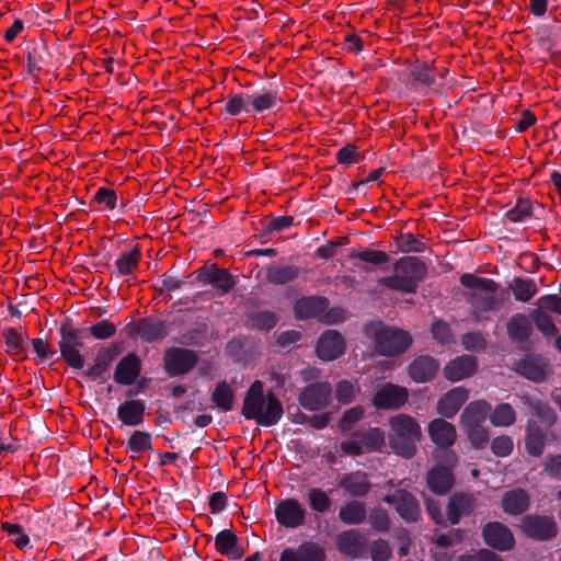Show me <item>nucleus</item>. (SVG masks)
<instances>
[{"label": "nucleus", "mask_w": 561, "mask_h": 561, "mask_svg": "<svg viewBox=\"0 0 561 561\" xmlns=\"http://www.w3.org/2000/svg\"><path fill=\"white\" fill-rule=\"evenodd\" d=\"M1 529L11 537L12 542L20 550L25 551L27 548H32L30 545L31 539L28 538V534L25 533V529L21 524L3 522L1 524Z\"/></svg>", "instance_id": "52"}, {"label": "nucleus", "mask_w": 561, "mask_h": 561, "mask_svg": "<svg viewBox=\"0 0 561 561\" xmlns=\"http://www.w3.org/2000/svg\"><path fill=\"white\" fill-rule=\"evenodd\" d=\"M328 304V299L322 296L301 297L294 306L295 317L298 320L316 318L327 310Z\"/></svg>", "instance_id": "33"}, {"label": "nucleus", "mask_w": 561, "mask_h": 561, "mask_svg": "<svg viewBox=\"0 0 561 561\" xmlns=\"http://www.w3.org/2000/svg\"><path fill=\"white\" fill-rule=\"evenodd\" d=\"M278 322V317L275 312L264 310L249 313L245 320V327L250 330L262 332H270Z\"/></svg>", "instance_id": "48"}, {"label": "nucleus", "mask_w": 561, "mask_h": 561, "mask_svg": "<svg viewBox=\"0 0 561 561\" xmlns=\"http://www.w3.org/2000/svg\"><path fill=\"white\" fill-rule=\"evenodd\" d=\"M474 510V499L467 493H454L447 504V519L457 525L462 516H469Z\"/></svg>", "instance_id": "32"}, {"label": "nucleus", "mask_w": 561, "mask_h": 561, "mask_svg": "<svg viewBox=\"0 0 561 561\" xmlns=\"http://www.w3.org/2000/svg\"><path fill=\"white\" fill-rule=\"evenodd\" d=\"M146 403L140 399H129L117 408V419L126 426H139L144 423Z\"/></svg>", "instance_id": "34"}, {"label": "nucleus", "mask_w": 561, "mask_h": 561, "mask_svg": "<svg viewBox=\"0 0 561 561\" xmlns=\"http://www.w3.org/2000/svg\"><path fill=\"white\" fill-rule=\"evenodd\" d=\"M221 112L228 116L245 114L252 116L250 93H229Z\"/></svg>", "instance_id": "43"}, {"label": "nucleus", "mask_w": 561, "mask_h": 561, "mask_svg": "<svg viewBox=\"0 0 561 561\" xmlns=\"http://www.w3.org/2000/svg\"><path fill=\"white\" fill-rule=\"evenodd\" d=\"M252 116L267 111H279L283 99L276 89H262L250 93Z\"/></svg>", "instance_id": "31"}, {"label": "nucleus", "mask_w": 561, "mask_h": 561, "mask_svg": "<svg viewBox=\"0 0 561 561\" xmlns=\"http://www.w3.org/2000/svg\"><path fill=\"white\" fill-rule=\"evenodd\" d=\"M516 413L510 403H500L490 414V422L494 426L507 427L515 423Z\"/></svg>", "instance_id": "53"}, {"label": "nucleus", "mask_w": 561, "mask_h": 561, "mask_svg": "<svg viewBox=\"0 0 561 561\" xmlns=\"http://www.w3.org/2000/svg\"><path fill=\"white\" fill-rule=\"evenodd\" d=\"M283 414V403L275 392L268 390L264 393V383L261 380L252 382L244 393L241 415L261 426L271 427L280 421Z\"/></svg>", "instance_id": "1"}, {"label": "nucleus", "mask_w": 561, "mask_h": 561, "mask_svg": "<svg viewBox=\"0 0 561 561\" xmlns=\"http://www.w3.org/2000/svg\"><path fill=\"white\" fill-rule=\"evenodd\" d=\"M352 436L359 439L365 450H380L385 446V433L379 427L359 428Z\"/></svg>", "instance_id": "47"}, {"label": "nucleus", "mask_w": 561, "mask_h": 561, "mask_svg": "<svg viewBox=\"0 0 561 561\" xmlns=\"http://www.w3.org/2000/svg\"><path fill=\"white\" fill-rule=\"evenodd\" d=\"M468 435V438L472 446L477 449H482L489 442V432L483 425H473L462 427Z\"/></svg>", "instance_id": "64"}, {"label": "nucleus", "mask_w": 561, "mask_h": 561, "mask_svg": "<svg viewBox=\"0 0 561 561\" xmlns=\"http://www.w3.org/2000/svg\"><path fill=\"white\" fill-rule=\"evenodd\" d=\"M2 337L5 345V353L18 362L27 358L26 336L19 333L15 328H5L2 331Z\"/></svg>", "instance_id": "38"}, {"label": "nucleus", "mask_w": 561, "mask_h": 561, "mask_svg": "<svg viewBox=\"0 0 561 561\" xmlns=\"http://www.w3.org/2000/svg\"><path fill=\"white\" fill-rule=\"evenodd\" d=\"M439 369V363L430 355L415 357L408 366L409 377L419 383L432 381Z\"/></svg>", "instance_id": "26"}, {"label": "nucleus", "mask_w": 561, "mask_h": 561, "mask_svg": "<svg viewBox=\"0 0 561 561\" xmlns=\"http://www.w3.org/2000/svg\"><path fill=\"white\" fill-rule=\"evenodd\" d=\"M530 499L528 493L520 488L506 491L501 500L502 510L512 516L522 515L528 511Z\"/></svg>", "instance_id": "35"}, {"label": "nucleus", "mask_w": 561, "mask_h": 561, "mask_svg": "<svg viewBox=\"0 0 561 561\" xmlns=\"http://www.w3.org/2000/svg\"><path fill=\"white\" fill-rule=\"evenodd\" d=\"M324 549L316 542H304L298 548L287 547L282 550L278 561H325ZM268 561H276L273 557Z\"/></svg>", "instance_id": "21"}, {"label": "nucleus", "mask_w": 561, "mask_h": 561, "mask_svg": "<svg viewBox=\"0 0 561 561\" xmlns=\"http://www.w3.org/2000/svg\"><path fill=\"white\" fill-rule=\"evenodd\" d=\"M358 392L359 388L356 382L343 379L335 387V399L343 404H350Z\"/></svg>", "instance_id": "61"}, {"label": "nucleus", "mask_w": 561, "mask_h": 561, "mask_svg": "<svg viewBox=\"0 0 561 561\" xmlns=\"http://www.w3.org/2000/svg\"><path fill=\"white\" fill-rule=\"evenodd\" d=\"M478 367V360L472 355H461L451 359L444 367V376L447 380L453 382L460 381L465 378L471 377Z\"/></svg>", "instance_id": "30"}, {"label": "nucleus", "mask_w": 561, "mask_h": 561, "mask_svg": "<svg viewBox=\"0 0 561 561\" xmlns=\"http://www.w3.org/2000/svg\"><path fill=\"white\" fill-rule=\"evenodd\" d=\"M436 463L426 472V485L436 495H446L455 484L454 469L458 463V456L454 450H436Z\"/></svg>", "instance_id": "5"}, {"label": "nucleus", "mask_w": 561, "mask_h": 561, "mask_svg": "<svg viewBox=\"0 0 561 561\" xmlns=\"http://www.w3.org/2000/svg\"><path fill=\"white\" fill-rule=\"evenodd\" d=\"M294 226V217L293 216H278L273 217L266 224L263 225L261 232L259 233L260 238H265L272 233L284 231Z\"/></svg>", "instance_id": "58"}, {"label": "nucleus", "mask_w": 561, "mask_h": 561, "mask_svg": "<svg viewBox=\"0 0 561 561\" xmlns=\"http://www.w3.org/2000/svg\"><path fill=\"white\" fill-rule=\"evenodd\" d=\"M529 318L538 329L546 337H552L556 336L559 332L558 328L556 327L552 318L540 309H535L529 313Z\"/></svg>", "instance_id": "54"}, {"label": "nucleus", "mask_w": 561, "mask_h": 561, "mask_svg": "<svg viewBox=\"0 0 561 561\" xmlns=\"http://www.w3.org/2000/svg\"><path fill=\"white\" fill-rule=\"evenodd\" d=\"M426 274L427 267L421 259L403 256L394 263L393 275L379 278L378 284L391 290L414 294Z\"/></svg>", "instance_id": "4"}, {"label": "nucleus", "mask_w": 561, "mask_h": 561, "mask_svg": "<svg viewBox=\"0 0 561 561\" xmlns=\"http://www.w3.org/2000/svg\"><path fill=\"white\" fill-rule=\"evenodd\" d=\"M539 45L551 54H561V26L541 25L536 32Z\"/></svg>", "instance_id": "41"}, {"label": "nucleus", "mask_w": 561, "mask_h": 561, "mask_svg": "<svg viewBox=\"0 0 561 561\" xmlns=\"http://www.w3.org/2000/svg\"><path fill=\"white\" fill-rule=\"evenodd\" d=\"M198 359L196 351L172 346L164 352L163 369L169 377L184 376L197 365Z\"/></svg>", "instance_id": "8"}, {"label": "nucleus", "mask_w": 561, "mask_h": 561, "mask_svg": "<svg viewBox=\"0 0 561 561\" xmlns=\"http://www.w3.org/2000/svg\"><path fill=\"white\" fill-rule=\"evenodd\" d=\"M83 330L77 329L70 318H66L59 327L60 339L58 348L60 358L71 368L81 370L85 366V359L81 353L84 343L82 341Z\"/></svg>", "instance_id": "6"}, {"label": "nucleus", "mask_w": 561, "mask_h": 561, "mask_svg": "<svg viewBox=\"0 0 561 561\" xmlns=\"http://www.w3.org/2000/svg\"><path fill=\"white\" fill-rule=\"evenodd\" d=\"M31 344L33 352L35 353L34 362L36 365L45 364L57 354V351L51 348L49 342L46 340L34 337L31 340Z\"/></svg>", "instance_id": "57"}, {"label": "nucleus", "mask_w": 561, "mask_h": 561, "mask_svg": "<svg viewBox=\"0 0 561 561\" xmlns=\"http://www.w3.org/2000/svg\"><path fill=\"white\" fill-rule=\"evenodd\" d=\"M388 444L392 451L405 459L416 455L417 444L421 439V426L409 414L400 413L389 419Z\"/></svg>", "instance_id": "3"}, {"label": "nucleus", "mask_w": 561, "mask_h": 561, "mask_svg": "<svg viewBox=\"0 0 561 561\" xmlns=\"http://www.w3.org/2000/svg\"><path fill=\"white\" fill-rule=\"evenodd\" d=\"M234 398V390L226 380L217 382L210 394L211 402L222 412L232 411Z\"/></svg>", "instance_id": "46"}, {"label": "nucleus", "mask_w": 561, "mask_h": 561, "mask_svg": "<svg viewBox=\"0 0 561 561\" xmlns=\"http://www.w3.org/2000/svg\"><path fill=\"white\" fill-rule=\"evenodd\" d=\"M469 398V390L455 387L444 393L437 402V413L446 419L454 417Z\"/></svg>", "instance_id": "28"}, {"label": "nucleus", "mask_w": 561, "mask_h": 561, "mask_svg": "<svg viewBox=\"0 0 561 561\" xmlns=\"http://www.w3.org/2000/svg\"><path fill=\"white\" fill-rule=\"evenodd\" d=\"M519 528L527 538L536 541H549L558 534L554 518L547 515H525L520 520Z\"/></svg>", "instance_id": "9"}, {"label": "nucleus", "mask_w": 561, "mask_h": 561, "mask_svg": "<svg viewBox=\"0 0 561 561\" xmlns=\"http://www.w3.org/2000/svg\"><path fill=\"white\" fill-rule=\"evenodd\" d=\"M366 516L365 503L357 500L346 502L339 512V519L345 525H359Z\"/></svg>", "instance_id": "45"}, {"label": "nucleus", "mask_w": 561, "mask_h": 561, "mask_svg": "<svg viewBox=\"0 0 561 561\" xmlns=\"http://www.w3.org/2000/svg\"><path fill=\"white\" fill-rule=\"evenodd\" d=\"M428 436L438 447L437 450H451L450 447L456 442L457 433L451 423L437 417L432 420L428 424Z\"/></svg>", "instance_id": "23"}, {"label": "nucleus", "mask_w": 561, "mask_h": 561, "mask_svg": "<svg viewBox=\"0 0 561 561\" xmlns=\"http://www.w3.org/2000/svg\"><path fill=\"white\" fill-rule=\"evenodd\" d=\"M365 408L363 405H356L347 409L343 412L339 420V427L342 432L351 431L354 425L364 416Z\"/></svg>", "instance_id": "62"}, {"label": "nucleus", "mask_w": 561, "mask_h": 561, "mask_svg": "<svg viewBox=\"0 0 561 561\" xmlns=\"http://www.w3.org/2000/svg\"><path fill=\"white\" fill-rule=\"evenodd\" d=\"M49 57L50 54L45 41L31 42L26 47L27 72L35 77L42 66L48 64Z\"/></svg>", "instance_id": "36"}, {"label": "nucleus", "mask_w": 561, "mask_h": 561, "mask_svg": "<svg viewBox=\"0 0 561 561\" xmlns=\"http://www.w3.org/2000/svg\"><path fill=\"white\" fill-rule=\"evenodd\" d=\"M525 437V447L527 453L533 457L542 455L546 445V433L533 420L527 422Z\"/></svg>", "instance_id": "42"}, {"label": "nucleus", "mask_w": 561, "mask_h": 561, "mask_svg": "<svg viewBox=\"0 0 561 561\" xmlns=\"http://www.w3.org/2000/svg\"><path fill=\"white\" fill-rule=\"evenodd\" d=\"M491 404L485 400H476L470 402L460 415L462 427L481 425L491 412Z\"/></svg>", "instance_id": "40"}, {"label": "nucleus", "mask_w": 561, "mask_h": 561, "mask_svg": "<svg viewBox=\"0 0 561 561\" xmlns=\"http://www.w3.org/2000/svg\"><path fill=\"white\" fill-rule=\"evenodd\" d=\"M520 401L529 407L531 412L537 415L543 423L548 425H552L557 421V413L556 411L546 402L534 399L529 396H523L520 397Z\"/></svg>", "instance_id": "51"}, {"label": "nucleus", "mask_w": 561, "mask_h": 561, "mask_svg": "<svg viewBox=\"0 0 561 561\" xmlns=\"http://www.w3.org/2000/svg\"><path fill=\"white\" fill-rule=\"evenodd\" d=\"M337 486L343 489L352 497L360 499L365 497L370 492L373 484L365 471L356 470L340 476Z\"/></svg>", "instance_id": "22"}, {"label": "nucleus", "mask_w": 561, "mask_h": 561, "mask_svg": "<svg viewBox=\"0 0 561 561\" xmlns=\"http://www.w3.org/2000/svg\"><path fill=\"white\" fill-rule=\"evenodd\" d=\"M198 282L211 285L221 294H228L237 284L232 274L226 268L218 267L217 264L210 266H202L195 271Z\"/></svg>", "instance_id": "17"}, {"label": "nucleus", "mask_w": 561, "mask_h": 561, "mask_svg": "<svg viewBox=\"0 0 561 561\" xmlns=\"http://www.w3.org/2000/svg\"><path fill=\"white\" fill-rule=\"evenodd\" d=\"M141 373V360L139 356L130 352L123 356L115 366L113 378L117 385H134Z\"/></svg>", "instance_id": "19"}, {"label": "nucleus", "mask_w": 561, "mask_h": 561, "mask_svg": "<svg viewBox=\"0 0 561 561\" xmlns=\"http://www.w3.org/2000/svg\"><path fill=\"white\" fill-rule=\"evenodd\" d=\"M215 549L222 556L231 559H240L244 550L239 547V539L234 533L229 529L220 530L214 538Z\"/></svg>", "instance_id": "37"}, {"label": "nucleus", "mask_w": 561, "mask_h": 561, "mask_svg": "<svg viewBox=\"0 0 561 561\" xmlns=\"http://www.w3.org/2000/svg\"><path fill=\"white\" fill-rule=\"evenodd\" d=\"M543 207L528 197H518L515 204L505 211L503 219L513 224L525 222L528 219H539Z\"/></svg>", "instance_id": "25"}, {"label": "nucleus", "mask_w": 561, "mask_h": 561, "mask_svg": "<svg viewBox=\"0 0 561 561\" xmlns=\"http://www.w3.org/2000/svg\"><path fill=\"white\" fill-rule=\"evenodd\" d=\"M411 87L415 91L427 92L436 85L435 62L416 60L410 67Z\"/></svg>", "instance_id": "27"}, {"label": "nucleus", "mask_w": 561, "mask_h": 561, "mask_svg": "<svg viewBox=\"0 0 561 561\" xmlns=\"http://www.w3.org/2000/svg\"><path fill=\"white\" fill-rule=\"evenodd\" d=\"M531 319L524 313H515L506 323L507 335L512 341L527 343L531 333Z\"/></svg>", "instance_id": "39"}, {"label": "nucleus", "mask_w": 561, "mask_h": 561, "mask_svg": "<svg viewBox=\"0 0 561 561\" xmlns=\"http://www.w3.org/2000/svg\"><path fill=\"white\" fill-rule=\"evenodd\" d=\"M482 538L486 546L497 551H510L515 547L512 530L501 522H489L482 528Z\"/></svg>", "instance_id": "16"}, {"label": "nucleus", "mask_w": 561, "mask_h": 561, "mask_svg": "<svg viewBox=\"0 0 561 561\" xmlns=\"http://www.w3.org/2000/svg\"><path fill=\"white\" fill-rule=\"evenodd\" d=\"M335 159L337 163L343 164L344 167H350L354 163L360 161L362 156L358 152V148L353 144H347L340 148L335 153Z\"/></svg>", "instance_id": "63"}, {"label": "nucleus", "mask_w": 561, "mask_h": 561, "mask_svg": "<svg viewBox=\"0 0 561 561\" xmlns=\"http://www.w3.org/2000/svg\"><path fill=\"white\" fill-rule=\"evenodd\" d=\"M266 280L273 285H285L294 282L300 273L295 265H266Z\"/></svg>", "instance_id": "44"}, {"label": "nucleus", "mask_w": 561, "mask_h": 561, "mask_svg": "<svg viewBox=\"0 0 561 561\" xmlns=\"http://www.w3.org/2000/svg\"><path fill=\"white\" fill-rule=\"evenodd\" d=\"M119 354V346L117 343H112L107 346H101L93 358V364L89 365L83 375L93 381L104 382L106 374L113 360Z\"/></svg>", "instance_id": "13"}, {"label": "nucleus", "mask_w": 561, "mask_h": 561, "mask_svg": "<svg viewBox=\"0 0 561 561\" xmlns=\"http://www.w3.org/2000/svg\"><path fill=\"white\" fill-rule=\"evenodd\" d=\"M547 362L541 355L526 354L515 364V371L524 378L541 383L547 378Z\"/></svg>", "instance_id": "20"}, {"label": "nucleus", "mask_w": 561, "mask_h": 561, "mask_svg": "<svg viewBox=\"0 0 561 561\" xmlns=\"http://www.w3.org/2000/svg\"><path fill=\"white\" fill-rule=\"evenodd\" d=\"M306 500L311 511L318 514H327L333 507V500L320 488L308 489Z\"/></svg>", "instance_id": "49"}, {"label": "nucleus", "mask_w": 561, "mask_h": 561, "mask_svg": "<svg viewBox=\"0 0 561 561\" xmlns=\"http://www.w3.org/2000/svg\"><path fill=\"white\" fill-rule=\"evenodd\" d=\"M348 259H358L364 263L373 265H382L389 262L390 256L381 250L364 249L362 251H353L348 254Z\"/></svg>", "instance_id": "55"}, {"label": "nucleus", "mask_w": 561, "mask_h": 561, "mask_svg": "<svg viewBox=\"0 0 561 561\" xmlns=\"http://www.w3.org/2000/svg\"><path fill=\"white\" fill-rule=\"evenodd\" d=\"M408 397L407 388L387 382L375 392L371 403L379 410H398L405 404Z\"/></svg>", "instance_id": "15"}, {"label": "nucleus", "mask_w": 561, "mask_h": 561, "mask_svg": "<svg viewBox=\"0 0 561 561\" xmlns=\"http://www.w3.org/2000/svg\"><path fill=\"white\" fill-rule=\"evenodd\" d=\"M134 334L139 335L147 343H153L163 340L169 332L168 322L157 318H141L131 330Z\"/></svg>", "instance_id": "24"}, {"label": "nucleus", "mask_w": 561, "mask_h": 561, "mask_svg": "<svg viewBox=\"0 0 561 561\" xmlns=\"http://www.w3.org/2000/svg\"><path fill=\"white\" fill-rule=\"evenodd\" d=\"M93 203L102 206L103 209L114 210L118 205V196L115 190L101 186L92 196L90 204Z\"/></svg>", "instance_id": "56"}, {"label": "nucleus", "mask_w": 561, "mask_h": 561, "mask_svg": "<svg viewBox=\"0 0 561 561\" xmlns=\"http://www.w3.org/2000/svg\"><path fill=\"white\" fill-rule=\"evenodd\" d=\"M510 288L513 291L515 300L520 302L529 301L538 293L535 279L528 277H514L510 283Z\"/></svg>", "instance_id": "50"}, {"label": "nucleus", "mask_w": 561, "mask_h": 561, "mask_svg": "<svg viewBox=\"0 0 561 561\" xmlns=\"http://www.w3.org/2000/svg\"><path fill=\"white\" fill-rule=\"evenodd\" d=\"M332 387L328 381H317L306 386L298 396V402L305 410L320 411L330 403Z\"/></svg>", "instance_id": "12"}, {"label": "nucleus", "mask_w": 561, "mask_h": 561, "mask_svg": "<svg viewBox=\"0 0 561 561\" xmlns=\"http://www.w3.org/2000/svg\"><path fill=\"white\" fill-rule=\"evenodd\" d=\"M274 514L280 526L295 529L305 525L307 510L297 499L287 497L276 504Z\"/></svg>", "instance_id": "11"}, {"label": "nucleus", "mask_w": 561, "mask_h": 561, "mask_svg": "<svg viewBox=\"0 0 561 561\" xmlns=\"http://www.w3.org/2000/svg\"><path fill=\"white\" fill-rule=\"evenodd\" d=\"M337 550L351 559L359 558L366 548V539L357 529H350L336 536Z\"/></svg>", "instance_id": "29"}, {"label": "nucleus", "mask_w": 561, "mask_h": 561, "mask_svg": "<svg viewBox=\"0 0 561 561\" xmlns=\"http://www.w3.org/2000/svg\"><path fill=\"white\" fill-rule=\"evenodd\" d=\"M110 257V254H105L104 259L106 261L104 263L100 261L95 263V266L106 268V271L116 277L134 276L135 272L139 267L141 250L136 244L130 250L122 252L114 263V268H112L111 264L108 263Z\"/></svg>", "instance_id": "14"}, {"label": "nucleus", "mask_w": 561, "mask_h": 561, "mask_svg": "<svg viewBox=\"0 0 561 561\" xmlns=\"http://www.w3.org/2000/svg\"><path fill=\"white\" fill-rule=\"evenodd\" d=\"M382 500L391 505L407 524L416 523L421 517L419 500L404 489H397L392 493L386 494Z\"/></svg>", "instance_id": "10"}, {"label": "nucleus", "mask_w": 561, "mask_h": 561, "mask_svg": "<svg viewBox=\"0 0 561 561\" xmlns=\"http://www.w3.org/2000/svg\"><path fill=\"white\" fill-rule=\"evenodd\" d=\"M364 333L373 342L375 352L386 357L399 356L405 353L412 344V336L409 332L386 325L379 320L365 324Z\"/></svg>", "instance_id": "2"}, {"label": "nucleus", "mask_w": 561, "mask_h": 561, "mask_svg": "<svg viewBox=\"0 0 561 561\" xmlns=\"http://www.w3.org/2000/svg\"><path fill=\"white\" fill-rule=\"evenodd\" d=\"M345 352V341L340 332L335 330L325 331L320 337L316 346L317 356L324 360L331 362L341 357Z\"/></svg>", "instance_id": "18"}, {"label": "nucleus", "mask_w": 561, "mask_h": 561, "mask_svg": "<svg viewBox=\"0 0 561 561\" xmlns=\"http://www.w3.org/2000/svg\"><path fill=\"white\" fill-rule=\"evenodd\" d=\"M151 449V435L148 432L135 431L127 440V450L141 454Z\"/></svg>", "instance_id": "59"}, {"label": "nucleus", "mask_w": 561, "mask_h": 561, "mask_svg": "<svg viewBox=\"0 0 561 561\" xmlns=\"http://www.w3.org/2000/svg\"><path fill=\"white\" fill-rule=\"evenodd\" d=\"M460 284L466 288L479 290L471 293L468 298L476 310L486 312L495 308L497 301L493 294L499 288L495 280L465 273L460 276Z\"/></svg>", "instance_id": "7"}, {"label": "nucleus", "mask_w": 561, "mask_h": 561, "mask_svg": "<svg viewBox=\"0 0 561 561\" xmlns=\"http://www.w3.org/2000/svg\"><path fill=\"white\" fill-rule=\"evenodd\" d=\"M396 244L403 253H422L425 251V244L410 232L398 236L396 238Z\"/></svg>", "instance_id": "60"}]
</instances>
